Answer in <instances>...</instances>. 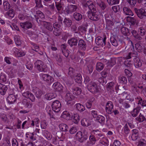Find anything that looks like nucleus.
I'll return each mask as SVG.
<instances>
[{
	"label": "nucleus",
	"mask_w": 146,
	"mask_h": 146,
	"mask_svg": "<svg viewBox=\"0 0 146 146\" xmlns=\"http://www.w3.org/2000/svg\"><path fill=\"white\" fill-rule=\"evenodd\" d=\"M104 67V64L102 63L98 62L96 64V68L97 70L100 71L103 69Z\"/></svg>",
	"instance_id": "46"
},
{
	"label": "nucleus",
	"mask_w": 146,
	"mask_h": 146,
	"mask_svg": "<svg viewBox=\"0 0 146 146\" xmlns=\"http://www.w3.org/2000/svg\"><path fill=\"white\" fill-rule=\"evenodd\" d=\"M35 17L36 19V20L38 23H44L43 25L45 27L48 31H52L53 30V27L51 24L49 22H47L44 21H41L40 22V20H38V18L37 17L36 15H35Z\"/></svg>",
	"instance_id": "9"
},
{
	"label": "nucleus",
	"mask_w": 146,
	"mask_h": 146,
	"mask_svg": "<svg viewBox=\"0 0 146 146\" xmlns=\"http://www.w3.org/2000/svg\"><path fill=\"white\" fill-rule=\"evenodd\" d=\"M14 40L15 43L17 46H20L21 43L20 39L19 36L15 35L14 37Z\"/></svg>",
	"instance_id": "47"
},
{
	"label": "nucleus",
	"mask_w": 146,
	"mask_h": 146,
	"mask_svg": "<svg viewBox=\"0 0 146 146\" xmlns=\"http://www.w3.org/2000/svg\"><path fill=\"white\" fill-rule=\"evenodd\" d=\"M136 120L139 122H143L144 120H146L145 118V116L140 113L139 115L135 118Z\"/></svg>",
	"instance_id": "44"
},
{
	"label": "nucleus",
	"mask_w": 146,
	"mask_h": 146,
	"mask_svg": "<svg viewBox=\"0 0 146 146\" xmlns=\"http://www.w3.org/2000/svg\"><path fill=\"white\" fill-rule=\"evenodd\" d=\"M80 117L79 115L77 114H74L73 117V120L74 122L77 124L80 120Z\"/></svg>",
	"instance_id": "55"
},
{
	"label": "nucleus",
	"mask_w": 146,
	"mask_h": 146,
	"mask_svg": "<svg viewBox=\"0 0 146 146\" xmlns=\"http://www.w3.org/2000/svg\"><path fill=\"white\" fill-rule=\"evenodd\" d=\"M146 145V141L144 139H141L139 141L137 146H145Z\"/></svg>",
	"instance_id": "60"
},
{
	"label": "nucleus",
	"mask_w": 146,
	"mask_h": 146,
	"mask_svg": "<svg viewBox=\"0 0 146 146\" xmlns=\"http://www.w3.org/2000/svg\"><path fill=\"white\" fill-rule=\"evenodd\" d=\"M20 25L21 27L24 29H30L32 27V23L29 21L24 23H21Z\"/></svg>",
	"instance_id": "19"
},
{
	"label": "nucleus",
	"mask_w": 146,
	"mask_h": 146,
	"mask_svg": "<svg viewBox=\"0 0 146 146\" xmlns=\"http://www.w3.org/2000/svg\"><path fill=\"white\" fill-rule=\"evenodd\" d=\"M134 65L136 68H139L141 67L142 65L141 62L138 57H136L134 58Z\"/></svg>",
	"instance_id": "26"
},
{
	"label": "nucleus",
	"mask_w": 146,
	"mask_h": 146,
	"mask_svg": "<svg viewBox=\"0 0 146 146\" xmlns=\"http://www.w3.org/2000/svg\"><path fill=\"white\" fill-rule=\"evenodd\" d=\"M59 127L61 131L66 132L68 131V127L66 124L62 123L59 125Z\"/></svg>",
	"instance_id": "40"
},
{
	"label": "nucleus",
	"mask_w": 146,
	"mask_h": 146,
	"mask_svg": "<svg viewBox=\"0 0 146 146\" xmlns=\"http://www.w3.org/2000/svg\"><path fill=\"white\" fill-rule=\"evenodd\" d=\"M7 89V88L6 86L0 83V93L1 95H4Z\"/></svg>",
	"instance_id": "28"
},
{
	"label": "nucleus",
	"mask_w": 146,
	"mask_h": 146,
	"mask_svg": "<svg viewBox=\"0 0 146 146\" xmlns=\"http://www.w3.org/2000/svg\"><path fill=\"white\" fill-rule=\"evenodd\" d=\"M108 4L110 5L117 4L119 3V0H107Z\"/></svg>",
	"instance_id": "51"
},
{
	"label": "nucleus",
	"mask_w": 146,
	"mask_h": 146,
	"mask_svg": "<svg viewBox=\"0 0 146 146\" xmlns=\"http://www.w3.org/2000/svg\"><path fill=\"white\" fill-rule=\"evenodd\" d=\"M93 69V67L92 65L91 64L89 65L86 68L87 73L90 74L92 72Z\"/></svg>",
	"instance_id": "49"
},
{
	"label": "nucleus",
	"mask_w": 146,
	"mask_h": 146,
	"mask_svg": "<svg viewBox=\"0 0 146 146\" xmlns=\"http://www.w3.org/2000/svg\"><path fill=\"white\" fill-rule=\"evenodd\" d=\"M3 5L4 9L5 11H7L10 8V5L7 1H5L3 2Z\"/></svg>",
	"instance_id": "42"
},
{
	"label": "nucleus",
	"mask_w": 146,
	"mask_h": 146,
	"mask_svg": "<svg viewBox=\"0 0 146 146\" xmlns=\"http://www.w3.org/2000/svg\"><path fill=\"white\" fill-rule=\"evenodd\" d=\"M106 37H105L104 38H98L97 39V40L96 41V44L99 45H100L103 47L106 44Z\"/></svg>",
	"instance_id": "25"
},
{
	"label": "nucleus",
	"mask_w": 146,
	"mask_h": 146,
	"mask_svg": "<svg viewBox=\"0 0 146 146\" xmlns=\"http://www.w3.org/2000/svg\"><path fill=\"white\" fill-rule=\"evenodd\" d=\"M55 94L53 93H49L45 95V98L48 100H50L52 99L55 98Z\"/></svg>",
	"instance_id": "41"
},
{
	"label": "nucleus",
	"mask_w": 146,
	"mask_h": 146,
	"mask_svg": "<svg viewBox=\"0 0 146 146\" xmlns=\"http://www.w3.org/2000/svg\"><path fill=\"white\" fill-rule=\"evenodd\" d=\"M75 105L77 109L80 111H83L85 110L84 107L80 103H78Z\"/></svg>",
	"instance_id": "45"
},
{
	"label": "nucleus",
	"mask_w": 146,
	"mask_h": 146,
	"mask_svg": "<svg viewBox=\"0 0 146 146\" xmlns=\"http://www.w3.org/2000/svg\"><path fill=\"white\" fill-rule=\"evenodd\" d=\"M7 100L8 104H13L16 101V98L15 95L12 94L9 95Z\"/></svg>",
	"instance_id": "14"
},
{
	"label": "nucleus",
	"mask_w": 146,
	"mask_h": 146,
	"mask_svg": "<svg viewBox=\"0 0 146 146\" xmlns=\"http://www.w3.org/2000/svg\"><path fill=\"white\" fill-rule=\"evenodd\" d=\"M126 20L128 22L130 23L132 25H134L137 23V19L134 17L127 16L126 17Z\"/></svg>",
	"instance_id": "24"
},
{
	"label": "nucleus",
	"mask_w": 146,
	"mask_h": 146,
	"mask_svg": "<svg viewBox=\"0 0 146 146\" xmlns=\"http://www.w3.org/2000/svg\"><path fill=\"white\" fill-rule=\"evenodd\" d=\"M53 87L55 90L57 92H61L62 91L63 87L59 83H54L53 84Z\"/></svg>",
	"instance_id": "16"
},
{
	"label": "nucleus",
	"mask_w": 146,
	"mask_h": 146,
	"mask_svg": "<svg viewBox=\"0 0 146 146\" xmlns=\"http://www.w3.org/2000/svg\"><path fill=\"white\" fill-rule=\"evenodd\" d=\"M7 15L8 16L11 17H13L14 16V12L13 9H11L9 11L6 13Z\"/></svg>",
	"instance_id": "57"
},
{
	"label": "nucleus",
	"mask_w": 146,
	"mask_h": 146,
	"mask_svg": "<svg viewBox=\"0 0 146 146\" xmlns=\"http://www.w3.org/2000/svg\"><path fill=\"white\" fill-rule=\"evenodd\" d=\"M137 52L136 51H133L129 53L128 55L125 57L127 59H129L132 57H137Z\"/></svg>",
	"instance_id": "33"
},
{
	"label": "nucleus",
	"mask_w": 146,
	"mask_h": 146,
	"mask_svg": "<svg viewBox=\"0 0 146 146\" xmlns=\"http://www.w3.org/2000/svg\"><path fill=\"white\" fill-rule=\"evenodd\" d=\"M73 94L77 95H79L81 93L82 90L80 88L78 87L74 88L72 89Z\"/></svg>",
	"instance_id": "39"
},
{
	"label": "nucleus",
	"mask_w": 146,
	"mask_h": 146,
	"mask_svg": "<svg viewBox=\"0 0 146 146\" xmlns=\"http://www.w3.org/2000/svg\"><path fill=\"white\" fill-rule=\"evenodd\" d=\"M123 13L127 15L133 16L134 15L133 13L130 8L124 7L123 8Z\"/></svg>",
	"instance_id": "23"
},
{
	"label": "nucleus",
	"mask_w": 146,
	"mask_h": 146,
	"mask_svg": "<svg viewBox=\"0 0 146 146\" xmlns=\"http://www.w3.org/2000/svg\"><path fill=\"white\" fill-rule=\"evenodd\" d=\"M73 17L77 21H79L82 19V15L80 13L76 12H75L73 14Z\"/></svg>",
	"instance_id": "29"
},
{
	"label": "nucleus",
	"mask_w": 146,
	"mask_h": 146,
	"mask_svg": "<svg viewBox=\"0 0 146 146\" xmlns=\"http://www.w3.org/2000/svg\"><path fill=\"white\" fill-rule=\"evenodd\" d=\"M78 46L79 48L82 50H85L86 47L85 42L82 39H80L78 42Z\"/></svg>",
	"instance_id": "20"
},
{
	"label": "nucleus",
	"mask_w": 146,
	"mask_h": 146,
	"mask_svg": "<svg viewBox=\"0 0 146 146\" xmlns=\"http://www.w3.org/2000/svg\"><path fill=\"white\" fill-rule=\"evenodd\" d=\"M53 32V34L56 36H59L60 35L61 32L59 29H54Z\"/></svg>",
	"instance_id": "62"
},
{
	"label": "nucleus",
	"mask_w": 146,
	"mask_h": 146,
	"mask_svg": "<svg viewBox=\"0 0 146 146\" xmlns=\"http://www.w3.org/2000/svg\"><path fill=\"white\" fill-rule=\"evenodd\" d=\"M78 9L77 6L74 5H68L67 8L65 9L64 12L66 14L68 15L76 11Z\"/></svg>",
	"instance_id": "7"
},
{
	"label": "nucleus",
	"mask_w": 146,
	"mask_h": 146,
	"mask_svg": "<svg viewBox=\"0 0 146 146\" xmlns=\"http://www.w3.org/2000/svg\"><path fill=\"white\" fill-rule=\"evenodd\" d=\"M6 81L5 75L3 73H1L0 76V81L5 82Z\"/></svg>",
	"instance_id": "63"
},
{
	"label": "nucleus",
	"mask_w": 146,
	"mask_h": 146,
	"mask_svg": "<svg viewBox=\"0 0 146 146\" xmlns=\"http://www.w3.org/2000/svg\"><path fill=\"white\" fill-rule=\"evenodd\" d=\"M66 93L65 96V100H72V99L74 98V96L72 95V94L70 93L69 91H66Z\"/></svg>",
	"instance_id": "50"
},
{
	"label": "nucleus",
	"mask_w": 146,
	"mask_h": 146,
	"mask_svg": "<svg viewBox=\"0 0 146 146\" xmlns=\"http://www.w3.org/2000/svg\"><path fill=\"white\" fill-rule=\"evenodd\" d=\"M0 117L2 120L5 123H7L8 122V119L6 114L3 113L1 114Z\"/></svg>",
	"instance_id": "52"
},
{
	"label": "nucleus",
	"mask_w": 146,
	"mask_h": 146,
	"mask_svg": "<svg viewBox=\"0 0 146 146\" xmlns=\"http://www.w3.org/2000/svg\"><path fill=\"white\" fill-rule=\"evenodd\" d=\"M95 100V98L92 97L89 99L86 103V106L88 109H90L91 108L93 102Z\"/></svg>",
	"instance_id": "38"
},
{
	"label": "nucleus",
	"mask_w": 146,
	"mask_h": 146,
	"mask_svg": "<svg viewBox=\"0 0 146 146\" xmlns=\"http://www.w3.org/2000/svg\"><path fill=\"white\" fill-rule=\"evenodd\" d=\"M36 14L38 15V16L41 18L42 19H43L44 18L45 16L43 13L41 11H36Z\"/></svg>",
	"instance_id": "61"
},
{
	"label": "nucleus",
	"mask_w": 146,
	"mask_h": 146,
	"mask_svg": "<svg viewBox=\"0 0 146 146\" xmlns=\"http://www.w3.org/2000/svg\"><path fill=\"white\" fill-rule=\"evenodd\" d=\"M88 90L92 93L96 94L99 91L97 84L93 81L89 83L87 86Z\"/></svg>",
	"instance_id": "3"
},
{
	"label": "nucleus",
	"mask_w": 146,
	"mask_h": 146,
	"mask_svg": "<svg viewBox=\"0 0 146 146\" xmlns=\"http://www.w3.org/2000/svg\"><path fill=\"white\" fill-rule=\"evenodd\" d=\"M105 18L106 19V27L108 29H111V27L114 24L113 21L110 20L108 19L107 18V17H108V14H106L104 15Z\"/></svg>",
	"instance_id": "21"
},
{
	"label": "nucleus",
	"mask_w": 146,
	"mask_h": 146,
	"mask_svg": "<svg viewBox=\"0 0 146 146\" xmlns=\"http://www.w3.org/2000/svg\"><path fill=\"white\" fill-rule=\"evenodd\" d=\"M55 7L57 11H60L63 9L64 4L62 1L55 3Z\"/></svg>",
	"instance_id": "31"
},
{
	"label": "nucleus",
	"mask_w": 146,
	"mask_h": 146,
	"mask_svg": "<svg viewBox=\"0 0 146 146\" xmlns=\"http://www.w3.org/2000/svg\"><path fill=\"white\" fill-rule=\"evenodd\" d=\"M35 66L37 69L40 72H45V69L43 67V62L41 61L38 60L36 61L35 63Z\"/></svg>",
	"instance_id": "12"
},
{
	"label": "nucleus",
	"mask_w": 146,
	"mask_h": 146,
	"mask_svg": "<svg viewBox=\"0 0 146 146\" xmlns=\"http://www.w3.org/2000/svg\"><path fill=\"white\" fill-rule=\"evenodd\" d=\"M62 117L66 119H68V118L70 116V113L69 112L66 111L63 112V114L62 115Z\"/></svg>",
	"instance_id": "53"
},
{
	"label": "nucleus",
	"mask_w": 146,
	"mask_h": 146,
	"mask_svg": "<svg viewBox=\"0 0 146 146\" xmlns=\"http://www.w3.org/2000/svg\"><path fill=\"white\" fill-rule=\"evenodd\" d=\"M104 61L106 62L108 64V66L112 67L115 64L116 59L115 58H112L109 60L104 59Z\"/></svg>",
	"instance_id": "22"
},
{
	"label": "nucleus",
	"mask_w": 146,
	"mask_h": 146,
	"mask_svg": "<svg viewBox=\"0 0 146 146\" xmlns=\"http://www.w3.org/2000/svg\"><path fill=\"white\" fill-rule=\"evenodd\" d=\"M135 48L139 52H141L143 51L142 46L139 43H137L135 44Z\"/></svg>",
	"instance_id": "58"
},
{
	"label": "nucleus",
	"mask_w": 146,
	"mask_h": 146,
	"mask_svg": "<svg viewBox=\"0 0 146 146\" xmlns=\"http://www.w3.org/2000/svg\"><path fill=\"white\" fill-rule=\"evenodd\" d=\"M108 143V139L105 137H103V139L101 142V143L106 146H108L109 145Z\"/></svg>",
	"instance_id": "56"
},
{
	"label": "nucleus",
	"mask_w": 146,
	"mask_h": 146,
	"mask_svg": "<svg viewBox=\"0 0 146 146\" xmlns=\"http://www.w3.org/2000/svg\"><path fill=\"white\" fill-rule=\"evenodd\" d=\"M89 140L87 142V145L88 146H92L95 144L97 141L95 136L92 134L90 135L89 136Z\"/></svg>",
	"instance_id": "15"
},
{
	"label": "nucleus",
	"mask_w": 146,
	"mask_h": 146,
	"mask_svg": "<svg viewBox=\"0 0 146 146\" xmlns=\"http://www.w3.org/2000/svg\"><path fill=\"white\" fill-rule=\"evenodd\" d=\"M83 9L85 10H89L88 12L94 11L96 9L95 5L91 1H88L83 2L82 4Z\"/></svg>",
	"instance_id": "4"
},
{
	"label": "nucleus",
	"mask_w": 146,
	"mask_h": 146,
	"mask_svg": "<svg viewBox=\"0 0 146 146\" xmlns=\"http://www.w3.org/2000/svg\"><path fill=\"white\" fill-rule=\"evenodd\" d=\"M134 10L137 15L139 19L143 20L146 19V11L145 10L143 9H138L135 8Z\"/></svg>",
	"instance_id": "6"
},
{
	"label": "nucleus",
	"mask_w": 146,
	"mask_h": 146,
	"mask_svg": "<svg viewBox=\"0 0 146 146\" xmlns=\"http://www.w3.org/2000/svg\"><path fill=\"white\" fill-rule=\"evenodd\" d=\"M40 76L41 79L49 85H50L54 81L53 77L48 74L42 73Z\"/></svg>",
	"instance_id": "5"
},
{
	"label": "nucleus",
	"mask_w": 146,
	"mask_h": 146,
	"mask_svg": "<svg viewBox=\"0 0 146 146\" xmlns=\"http://www.w3.org/2000/svg\"><path fill=\"white\" fill-rule=\"evenodd\" d=\"M119 82L121 84H125L127 83V80L125 77L121 76L118 78Z\"/></svg>",
	"instance_id": "32"
},
{
	"label": "nucleus",
	"mask_w": 146,
	"mask_h": 146,
	"mask_svg": "<svg viewBox=\"0 0 146 146\" xmlns=\"http://www.w3.org/2000/svg\"><path fill=\"white\" fill-rule=\"evenodd\" d=\"M96 9L95 11L88 12V18L91 20L97 21L99 19V16L96 14Z\"/></svg>",
	"instance_id": "10"
},
{
	"label": "nucleus",
	"mask_w": 146,
	"mask_h": 146,
	"mask_svg": "<svg viewBox=\"0 0 146 146\" xmlns=\"http://www.w3.org/2000/svg\"><path fill=\"white\" fill-rule=\"evenodd\" d=\"M65 26L66 27H70L72 25V22L71 20L69 18H65L63 22Z\"/></svg>",
	"instance_id": "35"
},
{
	"label": "nucleus",
	"mask_w": 146,
	"mask_h": 146,
	"mask_svg": "<svg viewBox=\"0 0 146 146\" xmlns=\"http://www.w3.org/2000/svg\"><path fill=\"white\" fill-rule=\"evenodd\" d=\"M22 103L25 107L28 108H31L33 105L30 101L26 99L23 100Z\"/></svg>",
	"instance_id": "18"
},
{
	"label": "nucleus",
	"mask_w": 146,
	"mask_h": 146,
	"mask_svg": "<svg viewBox=\"0 0 146 146\" xmlns=\"http://www.w3.org/2000/svg\"><path fill=\"white\" fill-rule=\"evenodd\" d=\"M122 131H123L124 133L126 134H128L130 132V130L129 128L128 127L127 124H126L122 129Z\"/></svg>",
	"instance_id": "54"
},
{
	"label": "nucleus",
	"mask_w": 146,
	"mask_h": 146,
	"mask_svg": "<svg viewBox=\"0 0 146 146\" xmlns=\"http://www.w3.org/2000/svg\"><path fill=\"white\" fill-rule=\"evenodd\" d=\"M81 125L84 126H88L91 125V121L86 118L83 119L81 121Z\"/></svg>",
	"instance_id": "27"
},
{
	"label": "nucleus",
	"mask_w": 146,
	"mask_h": 146,
	"mask_svg": "<svg viewBox=\"0 0 146 146\" xmlns=\"http://www.w3.org/2000/svg\"><path fill=\"white\" fill-rule=\"evenodd\" d=\"M35 1L36 4V7L39 8L43 7V6L42 4L41 0H35Z\"/></svg>",
	"instance_id": "59"
},
{
	"label": "nucleus",
	"mask_w": 146,
	"mask_h": 146,
	"mask_svg": "<svg viewBox=\"0 0 146 146\" xmlns=\"http://www.w3.org/2000/svg\"><path fill=\"white\" fill-rule=\"evenodd\" d=\"M52 107L53 110L56 112H58L60 110L61 107V103L58 100L53 102L52 104Z\"/></svg>",
	"instance_id": "8"
},
{
	"label": "nucleus",
	"mask_w": 146,
	"mask_h": 146,
	"mask_svg": "<svg viewBox=\"0 0 146 146\" xmlns=\"http://www.w3.org/2000/svg\"><path fill=\"white\" fill-rule=\"evenodd\" d=\"M124 64L126 66L129 68L131 67L132 65V64L131 62L128 60L125 61L124 62Z\"/></svg>",
	"instance_id": "64"
},
{
	"label": "nucleus",
	"mask_w": 146,
	"mask_h": 146,
	"mask_svg": "<svg viewBox=\"0 0 146 146\" xmlns=\"http://www.w3.org/2000/svg\"><path fill=\"white\" fill-rule=\"evenodd\" d=\"M138 101V104H140L142 107H146V100H143L142 98L140 97H139Z\"/></svg>",
	"instance_id": "43"
},
{
	"label": "nucleus",
	"mask_w": 146,
	"mask_h": 146,
	"mask_svg": "<svg viewBox=\"0 0 146 146\" xmlns=\"http://www.w3.org/2000/svg\"><path fill=\"white\" fill-rule=\"evenodd\" d=\"M76 138L78 141L80 143H83L86 141L88 138L87 136L86 135H83L82 132L79 131L76 134Z\"/></svg>",
	"instance_id": "11"
},
{
	"label": "nucleus",
	"mask_w": 146,
	"mask_h": 146,
	"mask_svg": "<svg viewBox=\"0 0 146 146\" xmlns=\"http://www.w3.org/2000/svg\"><path fill=\"white\" fill-rule=\"evenodd\" d=\"M98 5L102 10H104L106 8L107 5L106 3L103 1H101L97 3Z\"/></svg>",
	"instance_id": "48"
},
{
	"label": "nucleus",
	"mask_w": 146,
	"mask_h": 146,
	"mask_svg": "<svg viewBox=\"0 0 146 146\" xmlns=\"http://www.w3.org/2000/svg\"><path fill=\"white\" fill-rule=\"evenodd\" d=\"M68 74L70 77L74 78L75 82L78 83H80L82 82V78L81 75L80 74H76L75 70L71 67L69 68Z\"/></svg>",
	"instance_id": "1"
},
{
	"label": "nucleus",
	"mask_w": 146,
	"mask_h": 146,
	"mask_svg": "<svg viewBox=\"0 0 146 146\" xmlns=\"http://www.w3.org/2000/svg\"><path fill=\"white\" fill-rule=\"evenodd\" d=\"M130 31L134 37L136 39L139 40H141L142 39V38L141 36H144L146 33L145 29L141 27L138 29V33L135 30L133 29H131Z\"/></svg>",
	"instance_id": "2"
},
{
	"label": "nucleus",
	"mask_w": 146,
	"mask_h": 146,
	"mask_svg": "<svg viewBox=\"0 0 146 146\" xmlns=\"http://www.w3.org/2000/svg\"><path fill=\"white\" fill-rule=\"evenodd\" d=\"M113 108V106L112 102L111 101H108L106 105V112L109 114L112 113V110Z\"/></svg>",
	"instance_id": "13"
},
{
	"label": "nucleus",
	"mask_w": 146,
	"mask_h": 146,
	"mask_svg": "<svg viewBox=\"0 0 146 146\" xmlns=\"http://www.w3.org/2000/svg\"><path fill=\"white\" fill-rule=\"evenodd\" d=\"M78 42L77 38L72 37L68 40V43L71 47L77 45Z\"/></svg>",
	"instance_id": "17"
},
{
	"label": "nucleus",
	"mask_w": 146,
	"mask_h": 146,
	"mask_svg": "<svg viewBox=\"0 0 146 146\" xmlns=\"http://www.w3.org/2000/svg\"><path fill=\"white\" fill-rule=\"evenodd\" d=\"M110 41L111 43L113 46H117V41L116 40V36H111L110 38Z\"/></svg>",
	"instance_id": "34"
},
{
	"label": "nucleus",
	"mask_w": 146,
	"mask_h": 146,
	"mask_svg": "<svg viewBox=\"0 0 146 146\" xmlns=\"http://www.w3.org/2000/svg\"><path fill=\"white\" fill-rule=\"evenodd\" d=\"M131 30L129 31L127 28L124 27H121V31L122 33L124 35L127 36L129 35V32H131L130 31Z\"/></svg>",
	"instance_id": "36"
},
{
	"label": "nucleus",
	"mask_w": 146,
	"mask_h": 146,
	"mask_svg": "<svg viewBox=\"0 0 146 146\" xmlns=\"http://www.w3.org/2000/svg\"><path fill=\"white\" fill-rule=\"evenodd\" d=\"M96 120L100 123L104 124L105 122V118L101 115H99L96 118Z\"/></svg>",
	"instance_id": "37"
},
{
	"label": "nucleus",
	"mask_w": 146,
	"mask_h": 146,
	"mask_svg": "<svg viewBox=\"0 0 146 146\" xmlns=\"http://www.w3.org/2000/svg\"><path fill=\"white\" fill-rule=\"evenodd\" d=\"M34 92L36 97L38 99L40 98L43 94L42 91L39 89H36L35 90Z\"/></svg>",
	"instance_id": "30"
}]
</instances>
